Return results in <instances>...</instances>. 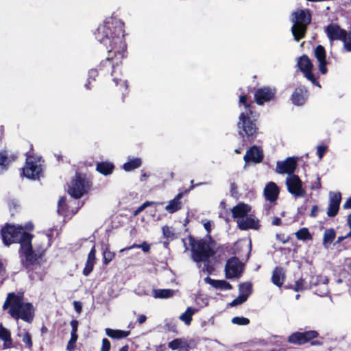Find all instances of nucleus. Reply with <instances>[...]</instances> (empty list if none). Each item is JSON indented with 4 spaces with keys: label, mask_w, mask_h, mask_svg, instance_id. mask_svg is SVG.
I'll list each match as a JSON object with an SVG mask.
<instances>
[{
    "label": "nucleus",
    "mask_w": 351,
    "mask_h": 351,
    "mask_svg": "<svg viewBox=\"0 0 351 351\" xmlns=\"http://www.w3.org/2000/svg\"><path fill=\"white\" fill-rule=\"evenodd\" d=\"M125 24L118 19L111 18L99 25L94 34L95 38L103 43L108 51L106 59L101 60L96 69H91L88 73V81L85 84L90 90L91 82L101 73L103 75H113L116 68L122 64V60L127 56V44L125 40Z\"/></svg>",
    "instance_id": "obj_1"
},
{
    "label": "nucleus",
    "mask_w": 351,
    "mask_h": 351,
    "mask_svg": "<svg viewBox=\"0 0 351 351\" xmlns=\"http://www.w3.org/2000/svg\"><path fill=\"white\" fill-rule=\"evenodd\" d=\"M239 104H242L245 111L241 112L239 117L237 128L239 134L245 141L252 143L258 134V119L259 113L255 110V106L252 101H247V95L243 93L240 95Z\"/></svg>",
    "instance_id": "obj_2"
},
{
    "label": "nucleus",
    "mask_w": 351,
    "mask_h": 351,
    "mask_svg": "<svg viewBox=\"0 0 351 351\" xmlns=\"http://www.w3.org/2000/svg\"><path fill=\"white\" fill-rule=\"evenodd\" d=\"M1 234L3 243L6 246L12 243H19V256L25 252L27 256L31 253V240L34 235L24 230L22 226L5 223L1 229Z\"/></svg>",
    "instance_id": "obj_3"
},
{
    "label": "nucleus",
    "mask_w": 351,
    "mask_h": 351,
    "mask_svg": "<svg viewBox=\"0 0 351 351\" xmlns=\"http://www.w3.org/2000/svg\"><path fill=\"white\" fill-rule=\"evenodd\" d=\"M9 308L8 313L14 319H21L23 321L31 324L34 318V308L30 302H23L22 295L12 292L8 294L7 298L3 305V309Z\"/></svg>",
    "instance_id": "obj_4"
},
{
    "label": "nucleus",
    "mask_w": 351,
    "mask_h": 351,
    "mask_svg": "<svg viewBox=\"0 0 351 351\" xmlns=\"http://www.w3.org/2000/svg\"><path fill=\"white\" fill-rule=\"evenodd\" d=\"M51 234H43L38 238L34 244V249L31 243V253L29 256L25 252H22L21 258L26 269H29L34 265H40L47 249L51 246Z\"/></svg>",
    "instance_id": "obj_5"
},
{
    "label": "nucleus",
    "mask_w": 351,
    "mask_h": 351,
    "mask_svg": "<svg viewBox=\"0 0 351 351\" xmlns=\"http://www.w3.org/2000/svg\"><path fill=\"white\" fill-rule=\"evenodd\" d=\"M292 14L294 19L291 32L294 39L299 41L306 36L308 26L312 20L311 13L308 9H300L293 12Z\"/></svg>",
    "instance_id": "obj_6"
},
{
    "label": "nucleus",
    "mask_w": 351,
    "mask_h": 351,
    "mask_svg": "<svg viewBox=\"0 0 351 351\" xmlns=\"http://www.w3.org/2000/svg\"><path fill=\"white\" fill-rule=\"evenodd\" d=\"M189 240L194 261L197 263L206 262L215 254V250L204 239L196 240L191 234H189Z\"/></svg>",
    "instance_id": "obj_7"
},
{
    "label": "nucleus",
    "mask_w": 351,
    "mask_h": 351,
    "mask_svg": "<svg viewBox=\"0 0 351 351\" xmlns=\"http://www.w3.org/2000/svg\"><path fill=\"white\" fill-rule=\"evenodd\" d=\"M90 185L85 174L76 173L69 186L68 193L75 199H80L89 191Z\"/></svg>",
    "instance_id": "obj_8"
},
{
    "label": "nucleus",
    "mask_w": 351,
    "mask_h": 351,
    "mask_svg": "<svg viewBox=\"0 0 351 351\" xmlns=\"http://www.w3.org/2000/svg\"><path fill=\"white\" fill-rule=\"evenodd\" d=\"M21 170V174L31 180L39 179L42 174V167L40 164V160L33 155H28L27 156L25 165Z\"/></svg>",
    "instance_id": "obj_9"
},
{
    "label": "nucleus",
    "mask_w": 351,
    "mask_h": 351,
    "mask_svg": "<svg viewBox=\"0 0 351 351\" xmlns=\"http://www.w3.org/2000/svg\"><path fill=\"white\" fill-rule=\"evenodd\" d=\"M276 93L277 90L274 87L258 88L254 93V101L258 105L263 106L267 102L274 101L276 98Z\"/></svg>",
    "instance_id": "obj_10"
},
{
    "label": "nucleus",
    "mask_w": 351,
    "mask_h": 351,
    "mask_svg": "<svg viewBox=\"0 0 351 351\" xmlns=\"http://www.w3.org/2000/svg\"><path fill=\"white\" fill-rule=\"evenodd\" d=\"M298 66L308 80L320 87L319 82L313 73V64L307 55L304 54L300 57Z\"/></svg>",
    "instance_id": "obj_11"
},
{
    "label": "nucleus",
    "mask_w": 351,
    "mask_h": 351,
    "mask_svg": "<svg viewBox=\"0 0 351 351\" xmlns=\"http://www.w3.org/2000/svg\"><path fill=\"white\" fill-rule=\"evenodd\" d=\"M242 273V264L239 258L233 256L228 259L225 266V275L228 279L237 278Z\"/></svg>",
    "instance_id": "obj_12"
},
{
    "label": "nucleus",
    "mask_w": 351,
    "mask_h": 351,
    "mask_svg": "<svg viewBox=\"0 0 351 351\" xmlns=\"http://www.w3.org/2000/svg\"><path fill=\"white\" fill-rule=\"evenodd\" d=\"M288 191L296 197H304L306 191L302 189V182L298 176L293 175L287 179Z\"/></svg>",
    "instance_id": "obj_13"
},
{
    "label": "nucleus",
    "mask_w": 351,
    "mask_h": 351,
    "mask_svg": "<svg viewBox=\"0 0 351 351\" xmlns=\"http://www.w3.org/2000/svg\"><path fill=\"white\" fill-rule=\"evenodd\" d=\"M325 32L330 41L341 40L343 44L345 43L347 32L341 29L338 25L329 24L325 28Z\"/></svg>",
    "instance_id": "obj_14"
},
{
    "label": "nucleus",
    "mask_w": 351,
    "mask_h": 351,
    "mask_svg": "<svg viewBox=\"0 0 351 351\" xmlns=\"http://www.w3.org/2000/svg\"><path fill=\"white\" fill-rule=\"evenodd\" d=\"M195 188L194 185L190 186L188 189L180 190L179 193L175 196V197L170 200L168 204L165 206V210L169 213H174L179 210H180L182 207V203L181 202V199L183 196L187 194L190 191L193 190Z\"/></svg>",
    "instance_id": "obj_15"
},
{
    "label": "nucleus",
    "mask_w": 351,
    "mask_h": 351,
    "mask_svg": "<svg viewBox=\"0 0 351 351\" xmlns=\"http://www.w3.org/2000/svg\"><path fill=\"white\" fill-rule=\"evenodd\" d=\"M297 167V160L293 157H289L284 161H278L276 164V172L280 174L294 173Z\"/></svg>",
    "instance_id": "obj_16"
},
{
    "label": "nucleus",
    "mask_w": 351,
    "mask_h": 351,
    "mask_svg": "<svg viewBox=\"0 0 351 351\" xmlns=\"http://www.w3.org/2000/svg\"><path fill=\"white\" fill-rule=\"evenodd\" d=\"M341 202V193L340 192L330 193L329 204L327 208L328 217H334L338 214Z\"/></svg>",
    "instance_id": "obj_17"
},
{
    "label": "nucleus",
    "mask_w": 351,
    "mask_h": 351,
    "mask_svg": "<svg viewBox=\"0 0 351 351\" xmlns=\"http://www.w3.org/2000/svg\"><path fill=\"white\" fill-rule=\"evenodd\" d=\"M341 202V193L340 192L330 193L329 204L327 208L328 217H334L338 214Z\"/></svg>",
    "instance_id": "obj_18"
},
{
    "label": "nucleus",
    "mask_w": 351,
    "mask_h": 351,
    "mask_svg": "<svg viewBox=\"0 0 351 351\" xmlns=\"http://www.w3.org/2000/svg\"><path fill=\"white\" fill-rule=\"evenodd\" d=\"M314 56L319 62V71L322 75L326 74L328 72V62L326 60V52L325 48L322 45H318L314 50Z\"/></svg>",
    "instance_id": "obj_19"
},
{
    "label": "nucleus",
    "mask_w": 351,
    "mask_h": 351,
    "mask_svg": "<svg viewBox=\"0 0 351 351\" xmlns=\"http://www.w3.org/2000/svg\"><path fill=\"white\" fill-rule=\"evenodd\" d=\"M264 158L263 154L259 148L254 145L247 150L246 154L243 157V160L245 162V165L253 163H260L263 161Z\"/></svg>",
    "instance_id": "obj_20"
},
{
    "label": "nucleus",
    "mask_w": 351,
    "mask_h": 351,
    "mask_svg": "<svg viewBox=\"0 0 351 351\" xmlns=\"http://www.w3.org/2000/svg\"><path fill=\"white\" fill-rule=\"evenodd\" d=\"M237 222L239 228L241 230H257L260 226L258 220L256 219L255 217L252 215H247L242 219H239Z\"/></svg>",
    "instance_id": "obj_21"
},
{
    "label": "nucleus",
    "mask_w": 351,
    "mask_h": 351,
    "mask_svg": "<svg viewBox=\"0 0 351 351\" xmlns=\"http://www.w3.org/2000/svg\"><path fill=\"white\" fill-rule=\"evenodd\" d=\"M307 98V89L304 86H299L295 88L291 96V101L295 106H300L305 104Z\"/></svg>",
    "instance_id": "obj_22"
},
{
    "label": "nucleus",
    "mask_w": 351,
    "mask_h": 351,
    "mask_svg": "<svg viewBox=\"0 0 351 351\" xmlns=\"http://www.w3.org/2000/svg\"><path fill=\"white\" fill-rule=\"evenodd\" d=\"M280 189L274 182L267 183L264 189L263 194L266 200L274 203L278 198Z\"/></svg>",
    "instance_id": "obj_23"
},
{
    "label": "nucleus",
    "mask_w": 351,
    "mask_h": 351,
    "mask_svg": "<svg viewBox=\"0 0 351 351\" xmlns=\"http://www.w3.org/2000/svg\"><path fill=\"white\" fill-rule=\"evenodd\" d=\"M96 253V247L95 245L94 244L87 256L85 267H84L82 271V274L84 276H88L93 271L97 261Z\"/></svg>",
    "instance_id": "obj_24"
},
{
    "label": "nucleus",
    "mask_w": 351,
    "mask_h": 351,
    "mask_svg": "<svg viewBox=\"0 0 351 351\" xmlns=\"http://www.w3.org/2000/svg\"><path fill=\"white\" fill-rule=\"evenodd\" d=\"M328 282L329 280L326 277L317 278V282L315 283V293L321 297L328 295L329 293Z\"/></svg>",
    "instance_id": "obj_25"
},
{
    "label": "nucleus",
    "mask_w": 351,
    "mask_h": 351,
    "mask_svg": "<svg viewBox=\"0 0 351 351\" xmlns=\"http://www.w3.org/2000/svg\"><path fill=\"white\" fill-rule=\"evenodd\" d=\"M251 211V206L244 203H239L232 208V217L234 219H242Z\"/></svg>",
    "instance_id": "obj_26"
},
{
    "label": "nucleus",
    "mask_w": 351,
    "mask_h": 351,
    "mask_svg": "<svg viewBox=\"0 0 351 351\" xmlns=\"http://www.w3.org/2000/svg\"><path fill=\"white\" fill-rule=\"evenodd\" d=\"M302 341L304 343L311 341V345L313 346H319L322 345V342L318 340H314L317 339L319 334L317 330H311L304 332H300Z\"/></svg>",
    "instance_id": "obj_27"
},
{
    "label": "nucleus",
    "mask_w": 351,
    "mask_h": 351,
    "mask_svg": "<svg viewBox=\"0 0 351 351\" xmlns=\"http://www.w3.org/2000/svg\"><path fill=\"white\" fill-rule=\"evenodd\" d=\"M285 272L282 267H276L272 272L271 282L278 287H281L285 280Z\"/></svg>",
    "instance_id": "obj_28"
},
{
    "label": "nucleus",
    "mask_w": 351,
    "mask_h": 351,
    "mask_svg": "<svg viewBox=\"0 0 351 351\" xmlns=\"http://www.w3.org/2000/svg\"><path fill=\"white\" fill-rule=\"evenodd\" d=\"M114 168V165L110 161H101L96 164V171L106 176L112 174Z\"/></svg>",
    "instance_id": "obj_29"
},
{
    "label": "nucleus",
    "mask_w": 351,
    "mask_h": 351,
    "mask_svg": "<svg viewBox=\"0 0 351 351\" xmlns=\"http://www.w3.org/2000/svg\"><path fill=\"white\" fill-rule=\"evenodd\" d=\"M0 339L3 341V346L4 349L12 348L11 333L2 324H0Z\"/></svg>",
    "instance_id": "obj_30"
},
{
    "label": "nucleus",
    "mask_w": 351,
    "mask_h": 351,
    "mask_svg": "<svg viewBox=\"0 0 351 351\" xmlns=\"http://www.w3.org/2000/svg\"><path fill=\"white\" fill-rule=\"evenodd\" d=\"M168 348L172 350H178L180 351H186L189 348V344L188 343L186 340L184 339L177 338L169 342Z\"/></svg>",
    "instance_id": "obj_31"
},
{
    "label": "nucleus",
    "mask_w": 351,
    "mask_h": 351,
    "mask_svg": "<svg viewBox=\"0 0 351 351\" xmlns=\"http://www.w3.org/2000/svg\"><path fill=\"white\" fill-rule=\"evenodd\" d=\"M206 281L209 283L213 287L221 290H231L232 286L228 282L224 280H215L209 277L206 278Z\"/></svg>",
    "instance_id": "obj_32"
},
{
    "label": "nucleus",
    "mask_w": 351,
    "mask_h": 351,
    "mask_svg": "<svg viewBox=\"0 0 351 351\" xmlns=\"http://www.w3.org/2000/svg\"><path fill=\"white\" fill-rule=\"evenodd\" d=\"M142 165V160L140 158H133L129 159L128 162L123 165V169L125 171H131L139 168Z\"/></svg>",
    "instance_id": "obj_33"
},
{
    "label": "nucleus",
    "mask_w": 351,
    "mask_h": 351,
    "mask_svg": "<svg viewBox=\"0 0 351 351\" xmlns=\"http://www.w3.org/2000/svg\"><path fill=\"white\" fill-rule=\"evenodd\" d=\"M106 333L109 337L112 339H123L128 337L130 334V332L121 330L106 328Z\"/></svg>",
    "instance_id": "obj_34"
},
{
    "label": "nucleus",
    "mask_w": 351,
    "mask_h": 351,
    "mask_svg": "<svg viewBox=\"0 0 351 351\" xmlns=\"http://www.w3.org/2000/svg\"><path fill=\"white\" fill-rule=\"evenodd\" d=\"M175 291L169 289H158L153 290V296L155 298H169L173 297Z\"/></svg>",
    "instance_id": "obj_35"
},
{
    "label": "nucleus",
    "mask_w": 351,
    "mask_h": 351,
    "mask_svg": "<svg viewBox=\"0 0 351 351\" xmlns=\"http://www.w3.org/2000/svg\"><path fill=\"white\" fill-rule=\"evenodd\" d=\"M17 336L22 337V341L24 343L25 348L32 351L33 348V341L30 332L28 330H24L23 334L19 332Z\"/></svg>",
    "instance_id": "obj_36"
},
{
    "label": "nucleus",
    "mask_w": 351,
    "mask_h": 351,
    "mask_svg": "<svg viewBox=\"0 0 351 351\" xmlns=\"http://www.w3.org/2000/svg\"><path fill=\"white\" fill-rule=\"evenodd\" d=\"M336 237V232L333 228L326 229L324 232L323 245L327 247L328 244L331 243Z\"/></svg>",
    "instance_id": "obj_37"
},
{
    "label": "nucleus",
    "mask_w": 351,
    "mask_h": 351,
    "mask_svg": "<svg viewBox=\"0 0 351 351\" xmlns=\"http://www.w3.org/2000/svg\"><path fill=\"white\" fill-rule=\"evenodd\" d=\"M239 294L246 296V300L252 293V284L250 282L241 283L239 287Z\"/></svg>",
    "instance_id": "obj_38"
},
{
    "label": "nucleus",
    "mask_w": 351,
    "mask_h": 351,
    "mask_svg": "<svg viewBox=\"0 0 351 351\" xmlns=\"http://www.w3.org/2000/svg\"><path fill=\"white\" fill-rule=\"evenodd\" d=\"M295 235L298 240H302L304 241H310L313 239V237L310 233L308 229L305 227L302 228L299 230H298L295 233Z\"/></svg>",
    "instance_id": "obj_39"
},
{
    "label": "nucleus",
    "mask_w": 351,
    "mask_h": 351,
    "mask_svg": "<svg viewBox=\"0 0 351 351\" xmlns=\"http://www.w3.org/2000/svg\"><path fill=\"white\" fill-rule=\"evenodd\" d=\"M162 230L163 237L167 240V241L165 242L167 245L169 244V241H173L177 238L173 228L164 226L162 228Z\"/></svg>",
    "instance_id": "obj_40"
},
{
    "label": "nucleus",
    "mask_w": 351,
    "mask_h": 351,
    "mask_svg": "<svg viewBox=\"0 0 351 351\" xmlns=\"http://www.w3.org/2000/svg\"><path fill=\"white\" fill-rule=\"evenodd\" d=\"M195 311V309L188 307L186 311L180 316V319L184 322L186 325H190L192 321V316Z\"/></svg>",
    "instance_id": "obj_41"
},
{
    "label": "nucleus",
    "mask_w": 351,
    "mask_h": 351,
    "mask_svg": "<svg viewBox=\"0 0 351 351\" xmlns=\"http://www.w3.org/2000/svg\"><path fill=\"white\" fill-rule=\"evenodd\" d=\"M117 87H119V89L123 95H125L128 93V83L127 80L118 79L117 77H114L112 79Z\"/></svg>",
    "instance_id": "obj_42"
},
{
    "label": "nucleus",
    "mask_w": 351,
    "mask_h": 351,
    "mask_svg": "<svg viewBox=\"0 0 351 351\" xmlns=\"http://www.w3.org/2000/svg\"><path fill=\"white\" fill-rule=\"evenodd\" d=\"M103 265L107 266L114 258L116 254L111 252L108 247H106L102 253Z\"/></svg>",
    "instance_id": "obj_43"
},
{
    "label": "nucleus",
    "mask_w": 351,
    "mask_h": 351,
    "mask_svg": "<svg viewBox=\"0 0 351 351\" xmlns=\"http://www.w3.org/2000/svg\"><path fill=\"white\" fill-rule=\"evenodd\" d=\"M68 206L66 204V198L65 197H61L58 203V213L63 216L67 215Z\"/></svg>",
    "instance_id": "obj_44"
},
{
    "label": "nucleus",
    "mask_w": 351,
    "mask_h": 351,
    "mask_svg": "<svg viewBox=\"0 0 351 351\" xmlns=\"http://www.w3.org/2000/svg\"><path fill=\"white\" fill-rule=\"evenodd\" d=\"M287 341L294 345H303L300 332H295L291 334L287 339Z\"/></svg>",
    "instance_id": "obj_45"
},
{
    "label": "nucleus",
    "mask_w": 351,
    "mask_h": 351,
    "mask_svg": "<svg viewBox=\"0 0 351 351\" xmlns=\"http://www.w3.org/2000/svg\"><path fill=\"white\" fill-rule=\"evenodd\" d=\"M133 248H141L144 252H149L150 250V244L147 243L146 241H143L141 244L134 243L129 247L122 249L121 252L129 250Z\"/></svg>",
    "instance_id": "obj_46"
},
{
    "label": "nucleus",
    "mask_w": 351,
    "mask_h": 351,
    "mask_svg": "<svg viewBox=\"0 0 351 351\" xmlns=\"http://www.w3.org/2000/svg\"><path fill=\"white\" fill-rule=\"evenodd\" d=\"M9 159L8 152L6 150L0 152V168L1 169H6L9 165Z\"/></svg>",
    "instance_id": "obj_47"
},
{
    "label": "nucleus",
    "mask_w": 351,
    "mask_h": 351,
    "mask_svg": "<svg viewBox=\"0 0 351 351\" xmlns=\"http://www.w3.org/2000/svg\"><path fill=\"white\" fill-rule=\"evenodd\" d=\"M163 203H158L156 202L152 201H146L144 202L141 206H140L138 208H137L133 212V215L137 216L139 215L144 209H145L147 207L156 205V204H162Z\"/></svg>",
    "instance_id": "obj_48"
},
{
    "label": "nucleus",
    "mask_w": 351,
    "mask_h": 351,
    "mask_svg": "<svg viewBox=\"0 0 351 351\" xmlns=\"http://www.w3.org/2000/svg\"><path fill=\"white\" fill-rule=\"evenodd\" d=\"M306 288L307 287L305 285V280L302 278L296 280L294 287H292V289L297 292L301 291Z\"/></svg>",
    "instance_id": "obj_49"
},
{
    "label": "nucleus",
    "mask_w": 351,
    "mask_h": 351,
    "mask_svg": "<svg viewBox=\"0 0 351 351\" xmlns=\"http://www.w3.org/2000/svg\"><path fill=\"white\" fill-rule=\"evenodd\" d=\"M232 323L237 325L245 326L250 323V319L243 317H234L232 319Z\"/></svg>",
    "instance_id": "obj_50"
},
{
    "label": "nucleus",
    "mask_w": 351,
    "mask_h": 351,
    "mask_svg": "<svg viewBox=\"0 0 351 351\" xmlns=\"http://www.w3.org/2000/svg\"><path fill=\"white\" fill-rule=\"evenodd\" d=\"M77 338L78 335H71L70 340L69 341L66 346V350L68 351H73L75 350Z\"/></svg>",
    "instance_id": "obj_51"
},
{
    "label": "nucleus",
    "mask_w": 351,
    "mask_h": 351,
    "mask_svg": "<svg viewBox=\"0 0 351 351\" xmlns=\"http://www.w3.org/2000/svg\"><path fill=\"white\" fill-rule=\"evenodd\" d=\"M246 296H244V295H241V294H239V295L234 299L230 304L229 305L230 306H238V305H240L241 304H243V302H245L246 301Z\"/></svg>",
    "instance_id": "obj_52"
},
{
    "label": "nucleus",
    "mask_w": 351,
    "mask_h": 351,
    "mask_svg": "<svg viewBox=\"0 0 351 351\" xmlns=\"http://www.w3.org/2000/svg\"><path fill=\"white\" fill-rule=\"evenodd\" d=\"M328 147L326 145H319L317 147V154L319 159H322L327 151Z\"/></svg>",
    "instance_id": "obj_53"
},
{
    "label": "nucleus",
    "mask_w": 351,
    "mask_h": 351,
    "mask_svg": "<svg viewBox=\"0 0 351 351\" xmlns=\"http://www.w3.org/2000/svg\"><path fill=\"white\" fill-rule=\"evenodd\" d=\"M111 347V343L110 341L107 338H104L102 339V345L101 351H110Z\"/></svg>",
    "instance_id": "obj_54"
},
{
    "label": "nucleus",
    "mask_w": 351,
    "mask_h": 351,
    "mask_svg": "<svg viewBox=\"0 0 351 351\" xmlns=\"http://www.w3.org/2000/svg\"><path fill=\"white\" fill-rule=\"evenodd\" d=\"M78 324L79 322L76 319H73L71 322V335H77V328H78Z\"/></svg>",
    "instance_id": "obj_55"
},
{
    "label": "nucleus",
    "mask_w": 351,
    "mask_h": 351,
    "mask_svg": "<svg viewBox=\"0 0 351 351\" xmlns=\"http://www.w3.org/2000/svg\"><path fill=\"white\" fill-rule=\"evenodd\" d=\"M311 188L313 190L319 189L322 188L321 179L319 177L317 176L316 180L312 182Z\"/></svg>",
    "instance_id": "obj_56"
},
{
    "label": "nucleus",
    "mask_w": 351,
    "mask_h": 351,
    "mask_svg": "<svg viewBox=\"0 0 351 351\" xmlns=\"http://www.w3.org/2000/svg\"><path fill=\"white\" fill-rule=\"evenodd\" d=\"M73 306L75 310V311L78 313H80L82 311V303L79 301H74L73 302Z\"/></svg>",
    "instance_id": "obj_57"
},
{
    "label": "nucleus",
    "mask_w": 351,
    "mask_h": 351,
    "mask_svg": "<svg viewBox=\"0 0 351 351\" xmlns=\"http://www.w3.org/2000/svg\"><path fill=\"white\" fill-rule=\"evenodd\" d=\"M318 210H319V208L317 205L313 206V207L311 208V213H310V216L311 217L315 218L317 216Z\"/></svg>",
    "instance_id": "obj_58"
},
{
    "label": "nucleus",
    "mask_w": 351,
    "mask_h": 351,
    "mask_svg": "<svg viewBox=\"0 0 351 351\" xmlns=\"http://www.w3.org/2000/svg\"><path fill=\"white\" fill-rule=\"evenodd\" d=\"M271 224L273 226H279L282 225V220L280 217H274L272 219Z\"/></svg>",
    "instance_id": "obj_59"
},
{
    "label": "nucleus",
    "mask_w": 351,
    "mask_h": 351,
    "mask_svg": "<svg viewBox=\"0 0 351 351\" xmlns=\"http://www.w3.org/2000/svg\"><path fill=\"white\" fill-rule=\"evenodd\" d=\"M204 227L205 230H206L208 234H210L211 232V223L210 221H206L204 223Z\"/></svg>",
    "instance_id": "obj_60"
},
{
    "label": "nucleus",
    "mask_w": 351,
    "mask_h": 351,
    "mask_svg": "<svg viewBox=\"0 0 351 351\" xmlns=\"http://www.w3.org/2000/svg\"><path fill=\"white\" fill-rule=\"evenodd\" d=\"M147 320V317L146 315L142 314V315H140L138 317V322L139 324H142L143 323H145Z\"/></svg>",
    "instance_id": "obj_61"
},
{
    "label": "nucleus",
    "mask_w": 351,
    "mask_h": 351,
    "mask_svg": "<svg viewBox=\"0 0 351 351\" xmlns=\"http://www.w3.org/2000/svg\"><path fill=\"white\" fill-rule=\"evenodd\" d=\"M343 208L344 209H350L351 208V197L348 199V200L343 205Z\"/></svg>",
    "instance_id": "obj_62"
},
{
    "label": "nucleus",
    "mask_w": 351,
    "mask_h": 351,
    "mask_svg": "<svg viewBox=\"0 0 351 351\" xmlns=\"http://www.w3.org/2000/svg\"><path fill=\"white\" fill-rule=\"evenodd\" d=\"M348 224L350 228V231L348 233V236H351V215L348 217Z\"/></svg>",
    "instance_id": "obj_63"
},
{
    "label": "nucleus",
    "mask_w": 351,
    "mask_h": 351,
    "mask_svg": "<svg viewBox=\"0 0 351 351\" xmlns=\"http://www.w3.org/2000/svg\"><path fill=\"white\" fill-rule=\"evenodd\" d=\"M129 350V346L128 344L123 346L121 347L119 351H128Z\"/></svg>",
    "instance_id": "obj_64"
}]
</instances>
